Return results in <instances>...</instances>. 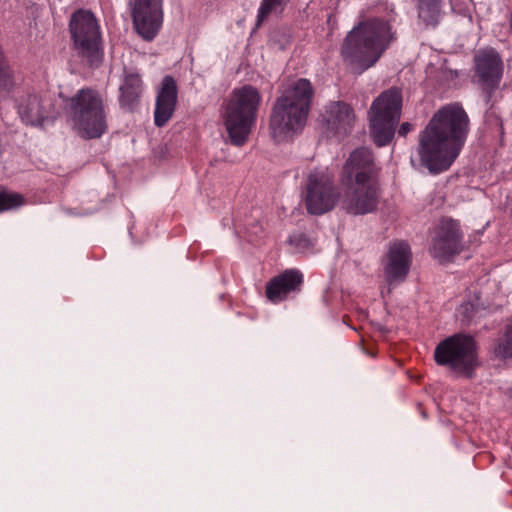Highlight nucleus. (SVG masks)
<instances>
[{"instance_id": "1", "label": "nucleus", "mask_w": 512, "mask_h": 512, "mask_svg": "<svg viewBox=\"0 0 512 512\" xmlns=\"http://www.w3.org/2000/svg\"><path fill=\"white\" fill-rule=\"evenodd\" d=\"M470 132V118L459 102L441 106L418 136L417 153L431 174L450 169Z\"/></svg>"}, {"instance_id": "2", "label": "nucleus", "mask_w": 512, "mask_h": 512, "mask_svg": "<svg viewBox=\"0 0 512 512\" xmlns=\"http://www.w3.org/2000/svg\"><path fill=\"white\" fill-rule=\"evenodd\" d=\"M394 19V9L386 4H377L369 7L366 13L362 12L341 44L343 62L358 73L373 67L397 40Z\"/></svg>"}, {"instance_id": "3", "label": "nucleus", "mask_w": 512, "mask_h": 512, "mask_svg": "<svg viewBox=\"0 0 512 512\" xmlns=\"http://www.w3.org/2000/svg\"><path fill=\"white\" fill-rule=\"evenodd\" d=\"M315 89L306 78L288 84L276 98L269 116L272 138L285 141L301 133L308 121Z\"/></svg>"}, {"instance_id": "4", "label": "nucleus", "mask_w": 512, "mask_h": 512, "mask_svg": "<svg viewBox=\"0 0 512 512\" xmlns=\"http://www.w3.org/2000/svg\"><path fill=\"white\" fill-rule=\"evenodd\" d=\"M59 98L67 122L80 138L99 139L107 133V106L98 89L85 86L71 96L59 92Z\"/></svg>"}, {"instance_id": "5", "label": "nucleus", "mask_w": 512, "mask_h": 512, "mask_svg": "<svg viewBox=\"0 0 512 512\" xmlns=\"http://www.w3.org/2000/svg\"><path fill=\"white\" fill-rule=\"evenodd\" d=\"M262 97L252 85L235 88L223 104L222 119L230 141L235 146L244 145L257 120Z\"/></svg>"}, {"instance_id": "6", "label": "nucleus", "mask_w": 512, "mask_h": 512, "mask_svg": "<svg viewBox=\"0 0 512 512\" xmlns=\"http://www.w3.org/2000/svg\"><path fill=\"white\" fill-rule=\"evenodd\" d=\"M433 358L438 366L466 379L474 378L481 364L476 339L462 332L440 341L434 349Z\"/></svg>"}, {"instance_id": "7", "label": "nucleus", "mask_w": 512, "mask_h": 512, "mask_svg": "<svg viewBox=\"0 0 512 512\" xmlns=\"http://www.w3.org/2000/svg\"><path fill=\"white\" fill-rule=\"evenodd\" d=\"M68 27L78 57L90 67L99 66L104 59V48L101 27L94 13L77 9L72 13Z\"/></svg>"}, {"instance_id": "8", "label": "nucleus", "mask_w": 512, "mask_h": 512, "mask_svg": "<svg viewBox=\"0 0 512 512\" xmlns=\"http://www.w3.org/2000/svg\"><path fill=\"white\" fill-rule=\"evenodd\" d=\"M402 113V93L397 87L383 91L369 111L370 136L377 147L388 145L395 134Z\"/></svg>"}, {"instance_id": "9", "label": "nucleus", "mask_w": 512, "mask_h": 512, "mask_svg": "<svg viewBox=\"0 0 512 512\" xmlns=\"http://www.w3.org/2000/svg\"><path fill=\"white\" fill-rule=\"evenodd\" d=\"M341 201L334 174L328 169H315L306 178L305 207L311 215H323Z\"/></svg>"}, {"instance_id": "10", "label": "nucleus", "mask_w": 512, "mask_h": 512, "mask_svg": "<svg viewBox=\"0 0 512 512\" xmlns=\"http://www.w3.org/2000/svg\"><path fill=\"white\" fill-rule=\"evenodd\" d=\"M346 188L341 199V208L351 215H366L378 210L381 202L380 181L344 183Z\"/></svg>"}, {"instance_id": "11", "label": "nucleus", "mask_w": 512, "mask_h": 512, "mask_svg": "<svg viewBox=\"0 0 512 512\" xmlns=\"http://www.w3.org/2000/svg\"><path fill=\"white\" fill-rule=\"evenodd\" d=\"M413 263L410 244L405 240H393L382 258L383 275L389 287L405 282Z\"/></svg>"}, {"instance_id": "12", "label": "nucleus", "mask_w": 512, "mask_h": 512, "mask_svg": "<svg viewBox=\"0 0 512 512\" xmlns=\"http://www.w3.org/2000/svg\"><path fill=\"white\" fill-rule=\"evenodd\" d=\"M131 18L137 34L145 41H152L163 26V0H134Z\"/></svg>"}, {"instance_id": "13", "label": "nucleus", "mask_w": 512, "mask_h": 512, "mask_svg": "<svg viewBox=\"0 0 512 512\" xmlns=\"http://www.w3.org/2000/svg\"><path fill=\"white\" fill-rule=\"evenodd\" d=\"M381 167L371 148L361 146L350 152L342 168L343 183L379 181Z\"/></svg>"}, {"instance_id": "14", "label": "nucleus", "mask_w": 512, "mask_h": 512, "mask_svg": "<svg viewBox=\"0 0 512 512\" xmlns=\"http://www.w3.org/2000/svg\"><path fill=\"white\" fill-rule=\"evenodd\" d=\"M463 232L458 220L443 217L435 228L432 251L435 257L451 261L464 250Z\"/></svg>"}, {"instance_id": "15", "label": "nucleus", "mask_w": 512, "mask_h": 512, "mask_svg": "<svg viewBox=\"0 0 512 512\" xmlns=\"http://www.w3.org/2000/svg\"><path fill=\"white\" fill-rule=\"evenodd\" d=\"M17 112L21 120L31 126H42L44 122L54 120L59 111L49 92L31 93L18 104Z\"/></svg>"}, {"instance_id": "16", "label": "nucleus", "mask_w": 512, "mask_h": 512, "mask_svg": "<svg viewBox=\"0 0 512 512\" xmlns=\"http://www.w3.org/2000/svg\"><path fill=\"white\" fill-rule=\"evenodd\" d=\"M503 63L493 50L483 51L475 58V73L478 77L480 85L487 105L493 106L492 97L494 92L499 88L502 78Z\"/></svg>"}, {"instance_id": "17", "label": "nucleus", "mask_w": 512, "mask_h": 512, "mask_svg": "<svg viewBox=\"0 0 512 512\" xmlns=\"http://www.w3.org/2000/svg\"><path fill=\"white\" fill-rule=\"evenodd\" d=\"M303 283L304 275L300 270L285 269L266 283L265 296L274 304L283 302L288 299L290 294L300 292Z\"/></svg>"}, {"instance_id": "18", "label": "nucleus", "mask_w": 512, "mask_h": 512, "mask_svg": "<svg viewBox=\"0 0 512 512\" xmlns=\"http://www.w3.org/2000/svg\"><path fill=\"white\" fill-rule=\"evenodd\" d=\"M178 103L177 82L171 75L163 77L157 90L154 124L157 127L165 126L173 117Z\"/></svg>"}, {"instance_id": "19", "label": "nucleus", "mask_w": 512, "mask_h": 512, "mask_svg": "<svg viewBox=\"0 0 512 512\" xmlns=\"http://www.w3.org/2000/svg\"><path fill=\"white\" fill-rule=\"evenodd\" d=\"M325 120L328 127L337 134L349 135L356 122L353 107L344 101H331L325 108Z\"/></svg>"}, {"instance_id": "20", "label": "nucleus", "mask_w": 512, "mask_h": 512, "mask_svg": "<svg viewBox=\"0 0 512 512\" xmlns=\"http://www.w3.org/2000/svg\"><path fill=\"white\" fill-rule=\"evenodd\" d=\"M143 92V81L138 73L128 72L124 74L119 87V105L121 108L133 111L139 104Z\"/></svg>"}, {"instance_id": "21", "label": "nucleus", "mask_w": 512, "mask_h": 512, "mask_svg": "<svg viewBox=\"0 0 512 512\" xmlns=\"http://www.w3.org/2000/svg\"><path fill=\"white\" fill-rule=\"evenodd\" d=\"M25 203V197L21 193L9 190L0 184V214L18 209Z\"/></svg>"}, {"instance_id": "22", "label": "nucleus", "mask_w": 512, "mask_h": 512, "mask_svg": "<svg viewBox=\"0 0 512 512\" xmlns=\"http://www.w3.org/2000/svg\"><path fill=\"white\" fill-rule=\"evenodd\" d=\"M493 353L501 359L512 358V322L506 326L503 338L497 342Z\"/></svg>"}, {"instance_id": "23", "label": "nucleus", "mask_w": 512, "mask_h": 512, "mask_svg": "<svg viewBox=\"0 0 512 512\" xmlns=\"http://www.w3.org/2000/svg\"><path fill=\"white\" fill-rule=\"evenodd\" d=\"M284 1L285 0H262L257 14V26L261 25L272 11L282 6Z\"/></svg>"}, {"instance_id": "24", "label": "nucleus", "mask_w": 512, "mask_h": 512, "mask_svg": "<svg viewBox=\"0 0 512 512\" xmlns=\"http://www.w3.org/2000/svg\"><path fill=\"white\" fill-rule=\"evenodd\" d=\"M413 128V124L409 122H403L398 129V134L399 136L406 137L407 134L413 130Z\"/></svg>"}]
</instances>
